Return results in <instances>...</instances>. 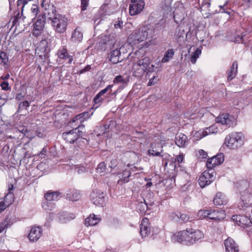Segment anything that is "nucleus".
<instances>
[{"label":"nucleus","instance_id":"f257e3e1","mask_svg":"<svg viewBox=\"0 0 252 252\" xmlns=\"http://www.w3.org/2000/svg\"><path fill=\"white\" fill-rule=\"evenodd\" d=\"M203 237L204 234L200 230L187 228L186 230L179 232L177 235L173 236L172 239L182 244L191 246L201 240Z\"/></svg>","mask_w":252,"mask_h":252},{"label":"nucleus","instance_id":"f03ea898","mask_svg":"<svg viewBox=\"0 0 252 252\" xmlns=\"http://www.w3.org/2000/svg\"><path fill=\"white\" fill-rule=\"evenodd\" d=\"M46 0H42L41 6L44 7L45 12L41 15L37 16V20L33 25V35L37 36L41 33L43 31L46 21L45 15L47 14L49 16L54 14L56 12V7L52 4L45 3Z\"/></svg>","mask_w":252,"mask_h":252},{"label":"nucleus","instance_id":"7ed1b4c3","mask_svg":"<svg viewBox=\"0 0 252 252\" xmlns=\"http://www.w3.org/2000/svg\"><path fill=\"white\" fill-rule=\"evenodd\" d=\"M73 126H75V124H73ZM76 126L75 127H73L75 126H72V129L62 133V137L66 142L73 144L82 137L83 133L85 132V126L79 125Z\"/></svg>","mask_w":252,"mask_h":252},{"label":"nucleus","instance_id":"20e7f679","mask_svg":"<svg viewBox=\"0 0 252 252\" xmlns=\"http://www.w3.org/2000/svg\"><path fill=\"white\" fill-rule=\"evenodd\" d=\"M51 15L48 17L49 19L52 20V26L55 31L59 33L64 32L66 30L67 24V19L64 16L59 14Z\"/></svg>","mask_w":252,"mask_h":252},{"label":"nucleus","instance_id":"39448f33","mask_svg":"<svg viewBox=\"0 0 252 252\" xmlns=\"http://www.w3.org/2000/svg\"><path fill=\"white\" fill-rule=\"evenodd\" d=\"M243 144V134L233 132L227 135L224 144L230 149H235L240 147Z\"/></svg>","mask_w":252,"mask_h":252},{"label":"nucleus","instance_id":"423d86ee","mask_svg":"<svg viewBox=\"0 0 252 252\" xmlns=\"http://www.w3.org/2000/svg\"><path fill=\"white\" fill-rule=\"evenodd\" d=\"M249 217H251V214L248 216L240 215H233L232 217V219L236 222L238 225L245 229L247 234L250 236L252 234V227L251 226V219Z\"/></svg>","mask_w":252,"mask_h":252},{"label":"nucleus","instance_id":"0eeeda50","mask_svg":"<svg viewBox=\"0 0 252 252\" xmlns=\"http://www.w3.org/2000/svg\"><path fill=\"white\" fill-rule=\"evenodd\" d=\"M252 194L244 191L241 193L239 207L241 209L246 210V215L252 214Z\"/></svg>","mask_w":252,"mask_h":252},{"label":"nucleus","instance_id":"6e6552de","mask_svg":"<svg viewBox=\"0 0 252 252\" xmlns=\"http://www.w3.org/2000/svg\"><path fill=\"white\" fill-rule=\"evenodd\" d=\"M106 193L100 190L95 189L90 194L91 201L96 206L103 207L106 204Z\"/></svg>","mask_w":252,"mask_h":252},{"label":"nucleus","instance_id":"1a4fd4ad","mask_svg":"<svg viewBox=\"0 0 252 252\" xmlns=\"http://www.w3.org/2000/svg\"><path fill=\"white\" fill-rule=\"evenodd\" d=\"M116 39L113 35L108 34L102 36L100 38L99 44L102 49L106 50L107 48H114Z\"/></svg>","mask_w":252,"mask_h":252},{"label":"nucleus","instance_id":"9d476101","mask_svg":"<svg viewBox=\"0 0 252 252\" xmlns=\"http://www.w3.org/2000/svg\"><path fill=\"white\" fill-rule=\"evenodd\" d=\"M129 7V12L130 15L134 16L140 13L144 8L145 2L142 0H130Z\"/></svg>","mask_w":252,"mask_h":252},{"label":"nucleus","instance_id":"9b49d317","mask_svg":"<svg viewBox=\"0 0 252 252\" xmlns=\"http://www.w3.org/2000/svg\"><path fill=\"white\" fill-rule=\"evenodd\" d=\"M93 115V113H90L88 111L84 112L80 114L77 115L75 117L72 118L71 120L68 122V124L70 126H74L73 124H75L74 126H76L86 120L87 119L91 117Z\"/></svg>","mask_w":252,"mask_h":252},{"label":"nucleus","instance_id":"f8f14e48","mask_svg":"<svg viewBox=\"0 0 252 252\" xmlns=\"http://www.w3.org/2000/svg\"><path fill=\"white\" fill-rule=\"evenodd\" d=\"M37 50L43 53L41 56H44L45 60H47L48 63H49V53L51 50L50 48L48 46V42L46 39H42L40 42L38 43Z\"/></svg>","mask_w":252,"mask_h":252},{"label":"nucleus","instance_id":"ddd939ff","mask_svg":"<svg viewBox=\"0 0 252 252\" xmlns=\"http://www.w3.org/2000/svg\"><path fill=\"white\" fill-rule=\"evenodd\" d=\"M225 252H239L238 244L231 237H228L223 242Z\"/></svg>","mask_w":252,"mask_h":252},{"label":"nucleus","instance_id":"4468645a","mask_svg":"<svg viewBox=\"0 0 252 252\" xmlns=\"http://www.w3.org/2000/svg\"><path fill=\"white\" fill-rule=\"evenodd\" d=\"M111 52L110 53L109 61L113 64H116L125 60V57L121 56V52L118 50V48L114 49L112 47L110 49Z\"/></svg>","mask_w":252,"mask_h":252},{"label":"nucleus","instance_id":"2eb2a0df","mask_svg":"<svg viewBox=\"0 0 252 252\" xmlns=\"http://www.w3.org/2000/svg\"><path fill=\"white\" fill-rule=\"evenodd\" d=\"M226 214L224 210L221 209H210L209 219L215 221L221 220L225 217Z\"/></svg>","mask_w":252,"mask_h":252},{"label":"nucleus","instance_id":"dca6fc26","mask_svg":"<svg viewBox=\"0 0 252 252\" xmlns=\"http://www.w3.org/2000/svg\"><path fill=\"white\" fill-rule=\"evenodd\" d=\"M42 229L40 227H32L28 235V238L30 241L35 242L37 241L41 236Z\"/></svg>","mask_w":252,"mask_h":252},{"label":"nucleus","instance_id":"f3484780","mask_svg":"<svg viewBox=\"0 0 252 252\" xmlns=\"http://www.w3.org/2000/svg\"><path fill=\"white\" fill-rule=\"evenodd\" d=\"M162 146L160 143H152L150 148L148 151V155L149 156H161L162 152ZM163 157V156H161Z\"/></svg>","mask_w":252,"mask_h":252},{"label":"nucleus","instance_id":"a211bd4d","mask_svg":"<svg viewBox=\"0 0 252 252\" xmlns=\"http://www.w3.org/2000/svg\"><path fill=\"white\" fill-rule=\"evenodd\" d=\"M130 171L128 168H126L122 172L118 174L119 175V180L118 181V184L122 185L128 183L129 181V177L131 176Z\"/></svg>","mask_w":252,"mask_h":252},{"label":"nucleus","instance_id":"6ab92c4d","mask_svg":"<svg viewBox=\"0 0 252 252\" xmlns=\"http://www.w3.org/2000/svg\"><path fill=\"white\" fill-rule=\"evenodd\" d=\"M227 202L225 195L221 192L217 193L213 200V203L216 206L224 205Z\"/></svg>","mask_w":252,"mask_h":252},{"label":"nucleus","instance_id":"aec40b11","mask_svg":"<svg viewBox=\"0 0 252 252\" xmlns=\"http://www.w3.org/2000/svg\"><path fill=\"white\" fill-rule=\"evenodd\" d=\"M128 82L129 79L127 76L124 77L122 75H118L114 78L113 84H114L115 87L116 84H121L119 87L124 89L126 86Z\"/></svg>","mask_w":252,"mask_h":252},{"label":"nucleus","instance_id":"412c9836","mask_svg":"<svg viewBox=\"0 0 252 252\" xmlns=\"http://www.w3.org/2000/svg\"><path fill=\"white\" fill-rule=\"evenodd\" d=\"M188 143L187 136L183 133H180L175 137V143L179 147H185Z\"/></svg>","mask_w":252,"mask_h":252},{"label":"nucleus","instance_id":"4be33fe9","mask_svg":"<svg viewBox=\"0 0 252 252\" xmlns=\"http://www.w3.org/2000/svg\"><path fill=\"white\" fill-rule=\"evenodd\" d=\"M81 197L80 191L75 189H70L66 193V198L70 201L78 200Z\"/></svg>","mask_w":252,"mask_h":252},{"label":"nucleus","instance_id":"5701e85b","mask_svg":"<svg viewBox=\"0 0 252 252\" xmlns=\"http://www.w3.org/2000/svg\"><path fill=\"white\" fill-rule=\"evenodd\" d=\"M138 30L143 36V38H144L145 40L152 37L153 33V29L150 28L149 26H143L140 28Z\"/></svg>","mask_w":252,"mask_h":252},{"label":"nucleus","instance_id":"b1692460","mask_svg":"<svg viewBox=\"0 0 252 252\" xmlns=\"http://www.w3.org/2000/svg\"><path fill=\"white\" fill-rule=\"evenodd\" d=\"M61 193L58 191H49L44 195V198L46 200L49 201H57L59 197H61Z\"/></svg>","mask_w":252,"mask_h":252},{"label":"nucleus","instance_id":"393cba45","mask_svg":"<svg viewBox=\"0 0 252 252\" xmlns=\"http://www.w3.org/2000/svg\"><path fill=\"white\" fill-rule=\"evenodd\" d=\"M238 63L236 61L233 62L227 74V80L231 81L235 77L237 73Z\"/></svg>","mask_w":252,"mask_h":252},{"label":"nucleus","instance_id":"a878e982","mask_svg":"<svg viewBox=\"0 0 252 252\" xmlns=\"http://www.w3.org/2000/svg\"><path fill=\"white\" fill-rule=\"evenodd\" d=\"M83 33L79 30V28H76L72 32L71 40L75 43L81 42L83 39Z\"/></svg>","mask_w":252,"mask_h":252},{"label":"nucleus","instance_id":"bb28decb","mask_svg":"<svg viewBox=\"0 0 252 252\" xmlns=\"http://www.w3.org/2000/svg\"><path fill=\"white\" fill-rule=\"evenodd\" d=\"M234 117L232 115L228 114L223 115V117H220V120L218 121V122L221 123L222 125H226L229 127L233 125L232 119H233Z\"/></svg>","mask_w":252,"mask_h":252},{"label":"nucleus","instance_id":"cd10ccee","mask_svg":"<svg viewBox=\"0 0 252 252\" xmlns=\"http://www.w3.org/2000/svg\"><path fill=\"white\" fill-rule=\"evenodd\" d=\"M99 221V219L94 214H91L85 220V224L86 226H94L96 225Z\"/></svg>","mask_w":252,"mask_h":252},{"label":"nucleus","instance_id":"c85d7f7f","mask_svg":"<svg viewBox=\"0 0 252 252\" xmlns=\"http://www.w3.org/2000/svg\"><path fill=\"white\" fill-rule=\"evenodd\" d=\"M158 71V67H155L154 65L151 63L145 69V78H150L152 75L157 74Z\"/></svg>","mask_w":252,"mask_h":252},{"label":"nucleus","instance_id":"c756f323","mask_svg":"<svg viewBox=\"0 0 252 252\" xmlns=\"http://www.w3.org/2000/svg\"><path fill=\"white\" fill-rule=\"evenodd\" d=\"M133 69L134 72L133 74L134 76L141 78L145 75V69L139 66L136 63L133 65Z\"/></svg>","mask_w":252,"mask_h":252},{"label":"nucleus","instance_id":"7c9ffc66","mask_svg":"<svg viewBox=\"0 0 252 252\" xmlns=\"http://www.w3.org/2000/svg\"><path fill=\"white\" fill-rule=\"evenodd\" d=\"M13 189V185L10 184L9 185L8 192L4 197V201L10 205L14 201V194L10 191Z\"/></svg>","mask_w":252,"mask_h":252},{"label":"nucleus","instance_id":"2f4dec72","mask_svg":"<svg viewBox=\"0 0 252 252\" xmlns=\"http://www.w3.org/2000/svg\"><path fill=\"white\" fill-rule=\"evenodd\" d=\"M154 193L149 190L146 193L145 197L143 198L144 201L150 206H152L155 204V199L154 198Z\"/></svg>","mask_w":252,"mask_h":252},{"label":"nucleus","instance_id":"473e14b6","mask_svg":"<svg viewBox=\"0 0 252 252\" xmlns=\"http://www.w3.org/2000/svg\"><path fill=\"white\" fill-rule=\"evenodd\" d=\"M137 205V209L141 213V214H146V212L148 210H151V207L150 205H148L147 203L145 202H139L136 204Z\"/></svg>","mask_w":252,"mask_h":252},{"label":"nucleus","instance_id":"72a5a7b5","mask_svg":"<svg viewBox=\"0 0 252 252\" xmlns=\"http://www.w3.org/2000/svg\"><path fill=\"white\" fill-rule=\"evenodd\" d=\"M151 62L152 60L150 57H145L142 59L138 60L136 63L139 66H140L144 69H146L147 67L150 65Z\"/></svg>","mask_w":252,"mask_h":252},{"label":"nucleus","instance_id":"f704fd0d","mask_svg":"<svg viewBox=\"0 0 252 252\" xmlns=\"http://www.w3.org/2000/svg\"><path fill=\"white\" fill-rule=\"evenodd\" d=\"M211 183L212 180L208 179L203 173L199 178L198 183L201 188H205L206 186L210 185Z\"/></svg>","mask_w":252,"mask_h":252},{"label":"nucleus","instance_id":"c9c22d12","mask_svg":"<svg viewBox=\"0 0 252 252\" xmlns=\"http://www.w3.org/2000/svg\"><path fill=\"white\" fill-rule=\"evenodd\" d=\"M142 36H143L139 30H136L132 32L131 35V38H132L133 40L135 41V43H139L145 40L144 38H143Z\"/></svg>","mask_w":252,"mask_h":252},{"label":"nucleus","instance_id":"e433bc0d","mask_svg":"<svg viewBox=\"0 0 252 252\" xmlns=\"http://www.w3.org/2000/svg\"><path fill=\"white\" fill-rule=\"evenodd\" d=\"M8 56L4 51H0V64H2L5 68L8 67Z\"/></svg>","mask_w":252,"mask_h":252},{"label":"nucleus","instance_id":"4c0bfd02","mask_svg":"<svg viewBox=\"0 0 252 252\" xmlns=\"http://www.w3.org/2000/svg\"><path fill=\"white\" fill-rule=\"evenodd\" d=\"M174 55V51L173 49H168L164 53V56L161 60L162 63L168 62Z\"/></svg>","mask_w":252,"mask_h":252},{"label":"nucleus","instance_id":"58836bf2","mask_svg":"<svg viewBox=\"0 0 252 252\" xmlns=\"http://www.w3.org/2000/svg\"><path fill=\"white\" fill-rule=\"evenodd\" d=\"M184 160V156L182 154H180L175 158H173L171 161L169 163V166L175 169L176 168V163L178 162V164L182 163Z\"/></svg>","mask_w":252,"mask_h":252},{"label":"nucleus","instance_id":"ea45409f","mask_svg":"<svg viewBox=\"0 0 252 252\" xmlns=\"http://www.w3.org/2000/svg\"><path fill=\"white\" fill-rule=\"evenodd\" d=\"M128 46V44H125L122 45L120 48H118V50L121 52V56L125 57V59H127L131 54V53L129 52L127 55H126L128 53L127 48Z\"/></svg>","mask_w":252,"mask_h":252},{"label":"nucleus","instance_id":"a19ab883","mask_svg":"<svg viewBox=\"0 0 252 252\" xmlns=\"http://www.w3.org/2000/svg\"><path fill=\"white\" fill-rule=\"evenodd\" d=\"M151 232L150 227L142 223L140 225V234L142 238L147 237Z\"/></svg>","mask_w":252,"mask_h":252},{"label":"nucleus","instance_id":"79ce46f5","mask_svg":"<svg viewBox=\"0 0 252 252\" xmlns=\"http://www.w3.org/2000/svg\"><path fill=\"white\" fill-rule=\"evenodd\" d=\"M218 132V127L215 125H213L206 128V130L203 132V135L206 136L208 134L217 133Z\"/></svg>","mask_w":252,"mask_h":252},{"label":"nucleus","instance_id":"37998d69","mask_svg":"<svg viewBox=\"0 0 252 252\" xmlns=\"http://www.w3.org/2000/svg\"><path fill=\"white\" fill-rule=\"evenodd\" d=\"M42 207L45 210H51L55 208V204L45 199V200L42 203Z\"/></svg>","mask_w":252,"mask_h":252},{"label":"nucleus","instance_id":"c03bdc74","mask_svg":"<svg viewBox=\"0 0 252 252\" xmlns=\"http://www.w3.org/2000/svg\"><path fill=\"white\" fill-rule=\"evenodd\" d=\"M13 224V220L8 216H6L5 219L0 223V226L2 228H7Z\"/></svg>","mask_w":252,"mask_h":252},{"label":"nucleus","instance_id":"a18cd8bd","mask_svg":"<svg viewBox=\"0 0 252 252\" xmlns=\"http://www.w3.org/2000/svg\"><path fill=\"white\" fill-rule=\"evenodd\" d=\"M105 98L97 94L94 98L93 102L94 105H97L96 107V108H97L105 101Z\"/></svg>","mask_w":252,"mask_h":252},{"label":"nucleus","instance_id":"49530a36","mask_svg":"<svg viewBox=\"0 0 252 252\" xmlns=\"http://www.w3.org/2000/svg\"><path fill=\"white\" fill-rule=\"evenodd\" d=\"M58 57L61 59H66L67 57H69L67 50L66 48L63 47L60 49L58 52Z\"/></svg>","mask_w":252,"mask_h":252},{"label":"nucleus","instance_id":"de8ad7c7","mask_svg":"<svg viewBox=\"0 0 252 252\" xmlns=\"http://www.w3.org/2000/svg\"><path fill=\"white\" fill-rule=\"evenodd\" d=\"M165 21L164 19L159 20L155 24L153 31H160L164 29L165 27Z\"/></svg>","mask_w":252,"mask_h":252},{"label":"nucleus","instance_id":"09e8293b","mask_svg":"<svg viewBox=\"0 0 252 252\" xmlns=\"http://www.w3.org/2000/svg\"><path fill=\"white\" fill-rule=\"evenodd\" d=\"M213 159L218 165L221 164L224 161V155L223 153H219L217 155L213 157Z\"/></svg>","mask_w":252,"mask_h":252},{"label":"nucleus","instance_id":"8fccbe9b","mask_svg":"<svg viewBox=\"0 0 252 252\" xmlns=\"http://www.w3.org/2000/svg\"><path fill=\"white\" fill-rule=\"evenodd\" d=\"M201 53V50L199 48H196V50L193 52L192 55L190 58V62L194 64L196 63L197 58H199V55Z\"/></svg>","mask_w":252,"mask_h":252},{"label":"nucleus","instance_id":"3c124183","mask_svg":"<svg viewBox=\"0 0 252 252\" xmlns=\"http://www.w3.org/2000/svg\"><path fill=\"white\" fill-rule=\"evenodd\" d=\"M210 209L208 210H201L198 212V216L201 219L208 218L209 219Z\"/></svg>","mask_w":252,"mask_h":252},{"label":"nucleus","instance_id":"603ef678","mask_svg":"<svg viewBox=\"0 0 252 252\" xmlns=\"http://www.w3.org/2000/svg\"><path fill=\"white\" fill-rule=\"evenodd\" d=\"M149 79V82L148 83V86H153L157 84L159 81V78L157 74L152 75Z\"/></svg>","mask_w":252,"mask_h":252},{"label":"nucleus","instance_id":"864d4df0","mask_svg":"<svg viewBox=\"0 0 252 252\" xmlns=\"http://www.w3.org/2000/svg\"><path fill=\"white\" fill-rule=\"evenodd\" d=\"M192 220V218H190L189 216L185 214H180V223H183L188 222V221H190Z\"/></svg>","mask_w":252,"mask_h":252},{"label":"nucleus","instance_id":"5fc2aeb1","mask_svg":"<svg viewBox=\"0 0 252 252\" xmlns=\"http://www.w3.org/2000/svg\"><path fill=\"white\" fill-rule=\"evenodd\" d=\"M214 158H209L207 161L206 167L207 170H209V171H212V170H213L214 167L218 165L217 163L215 162V161H214V162L213 163V161H214Z\"/></svg>","mask_w":252,"mask_h":252},{"label":"nucleus","instance_id":"6e6d98bb","mask_svg":"<svg viewBox=\"0 0 252 252\" xmlns=\"http://www.w3.org/2000/svg\"><path fill=\"white\" fill-rule=\"evenodd\" d=\"M203 173L208 179L211 180L212 182H213L214 179V175L216 174L214 170H212V171H209V170H205Z\"/></svg>","mask_w":252,"mask_h":252},{"label":"nucleus","instance_id":"4d7b16f0","mask_svg":"<svg viewBox=\"0 0 252 252\" xmlns=\"http://www.w3.org/2000/svg\"><path fill=\"white\" fill-rule=\"evenodd\" d=\"M106 168V164L104 162H100L96 168L97 172L100 174L104 173L105 172Z\"/></svg>","mask_w":252,"mask_h":252},{"label":"nucleus","instance_id":"13d9d810","mask_svg":"<svg viewBox=\"0 0 252 252\" xmlns=\"http://www.w3.org/2000/svg\"><path fill=\"white\" fill-rule=\"evenodd\" d=\"M14 97V94L11 95H8V94L6 93H3L0 94V100H2V101H7V100L12 99Z\"/></svg>","mask_w":252,"mask_h":252},{"label":"nucleus","instance_id":"bf43d9fd","mask_svg":"<svg viewBox=\"0 0 252 252\" xmlns=\"http://www.w3.org/2000/svg\"><path fill=\"white\" fill-rule=\"evenodd\" d=\"M245 34H243L242 33L241 35H237L234 37V40H233L236 43H242L245 44L244 40V37L245 36Z\"/></svg>","mask_w":252,"mask_h":252},{"label":"nucleus","instance_id":"052dcab7","mask_svg":"<svg viewBox=\"0 0 252 252\" xmlns=\"http://www.w3.org/2000/svg\"><path fill=\"white\" fill-rule=\"evenodd\" d=\"M63 216L67 220H71L75 218V215L71 213L63 212Z\"/></svg>","mask_w":252,"mask_h":252},{"label":"nucleus","instance_id":"680f3d73","mask_svg":"<svg viewBox=\"0 0 252 252\" xmlns=\"http://www.w3.org/2000/svg\"><path fill=\"white\" fill-rule=\"evenodd\" d=\"M118 164V160L117 158H114L111 159L110 164L109 165V167L111 169H114L117 167Z\"/></svg>","mask_w":252,"mask_h":252},{"label":"nucleus","instance_id":"e2e57ef3","mask_svg":"<svg viewBox=\"0 0 252 252\" xmlns=\"http://www.w3.org/2000/svg\"><path fill=\"white\" fill-rule=\"evenodd\" d=\"M114 87V84H111L108 85L103 90H101L98 93L99 95L103 96L105 94H106L108 91H109V89L111 88H113Z\"/></svg>","mask_w":252,"mask_h":252},{"label":"nucleus","instance_id":"0e129e2a","mask_svg":"<svg viewBox=\"0 0 252 252\" xmlns=\"http://www.w3.org/2000/svg\"><path fill=\"white\" fill-rule=\"evenodd\" d=\"M31 12L32 14H34V15L35 16V17H36L37 15V14L39 12V7L36 4H33L31 9ZM35 17H34L33 20L35 18Z\"/></svg>","mask_w":252,"mask_h":252},{"label":"nucleus","instance_id":"69168bd1","mask_svg":"<svg viewBox=\"0 0 252 252\" xmlns=\"http://www.w3.org/2000/svg\"><path fill=\"white\" fill-rule=\"evenodd\" d=\"M0 86L2 89L4 91L11 90V88L9 87V83L7 81H2L0 83Z\"/></svg>","mask_w":252,"mask_h":252},{"label":"nucleus","instance_id":"338daca9","mask_svg":"<svg viewBox=\"0 0 252 252\" xmlns=\"http://www.w3.org/2000/svg\"><path fill=\"white\" fill-rule=\"evenodd\" d=\"M180 213L178 214L173 213L171 214L170 217L173 221L180 223Z\"/></svg>","mask_w":252,"mask_h":252},{"label":"nucleus","instance_id":"774afa93","mask_svg":"<svg viewBox=\"0 0 252 252\" xmlns=\"http://www.w3.org/2000/svg\"><path fill=\"white\" fill-rule=\"evenodd\" d=\"M30 106V103L27 100H24L19 104V109H26Z\"/></svg>","mask_w":252,"mask_h":252}]
</instances>
